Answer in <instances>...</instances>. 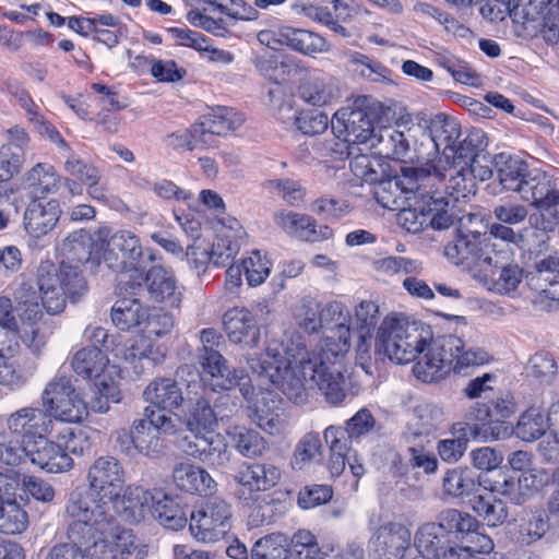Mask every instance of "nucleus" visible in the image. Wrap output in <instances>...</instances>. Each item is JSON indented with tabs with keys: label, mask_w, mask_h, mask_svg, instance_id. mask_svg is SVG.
<instances>
[{
	"label": "nucleus",
	"mask_w": 559,
	"mask_h": 559,
	"mask_svg": "<svg viewBox=\"0 0 559 559\" xmlns=\"http://www.w3.org/2000/svg\"><path fill=\"white\" fill-rule=\"evenodd\" d=\"M448 193L447 200L454 202L469 200L476 193V183L468 175L467 170L462 168L452 175L445 185Z\"/></svg>",
	"instance_id": "13d9d810"
},
{
	"label": "nucleus",
	"mask_w": 559,
	"mask_h": 559,
	"mask_svg": "<svg viewBox=\"0 0 559 559\" xmlns=\"http://www.w3.org/2000/svg\"><path fill=\"white\" fill-rule=\"evenodd\" d=\"M147 318V309L138 299H120L111 308V321L120 330L140 325Z\"/></svg>",
	"instance_id": "a19ab883"
},
{
	"label": "nucleus",
	"mask_w": 559,
	"mask_h": 559,
	"mask_svg": "<svg viewBox=\"0 0 559 559\" xmlns=\"http://www.w3.org/2000/svg\"><path fill=\"white\" fill-rule=\"evenodd\" d=\"M237 450L249 459L262 455L265 450V441L257 430L245 427H235L228 431Z\"/></svg>",
	"instance_id": "603ef678"
},
{
	"label": "nucleus",
	"mask_w": 559,
	"mask_h": 559,
	"mask_svg": "<svg viewBox=\"0 0 559 559\" xmlns=\"http://www.w3.org/2000/svg\"><path fill=\"white\" fill-rule=\"evenodd\" d=\"M117 499H111L119 515L129 523H140L144 521L153 504L155 490H147L140 486L128 485L122 489Z\"/></svg>",
	"instance_id": "a211bd4d"
},
{
	"label": "nucleus",
	"mask_w": 559,
	"mask_h": 559,
	"mask_svg": "<svg viewBox=\"0 0 559 559\" xmlns=\"http://www.w3.org/2000/svg\"><path fill=\"white\" fill-rule=\"evenodd\" d=\"M251 559H289L288 538L282 533H272L259 538L252 549Z\"/></svg>",
	"instance_id": "09e8293b"
},
{
	"label": "nucleus",
	"mask_w": 559,
	"mask_h": 559,
	"mask_svg": "<svg viewBox=\"0 0 559 559\" xmlns=\"http://www.w3.org/2000/svg\"><path fill=\"white\" fill-rule=\"evenodd\" d=\"M472 508L489 526L502 525L508 516L509 511L506 502L497 499L491 493L476 495L472 500Z\"/></svg>",
	"instance_id": "37998d69"
},
{
	"label": "nucleus",
	"mask_w": 559,
	"mask_h": 559,
	"mask_svg": "<svg viewBox=\"0 0 559 559\" xmlns=\"http://www.w3.org/2000/svg\"><path fill=\"white\" fill-rule=\"evenodd\" d=\"M439 174L429 167H402L401 173L388 178L379 177L373 188V197L384 209L397 211L406 205L411 195L425 198V189L433 185Z\"/></svg>",
	"instance_id": "39448f33"
},
{
	"label": "nucleus",
	"mask_w": 559,
	"mask_h": 559,
	"mask_svg": "<svg viewBox=\"0 0 559 559\" xmlns=\"http://www.w3.org/2000/svg\"><path fill=\"white\" fill-rule=\"evenodd\" d=\"M13 425L8 421L7 426ZM8 431L0 432V462L9 466H17L28 459L26 442L22 441L20 433H12L9 427Z\"/></svg>",
	"instance_id": "de8ad7c7"
},
{
	"label": "nucleus",
	"mask_w": 559,
	"mask_h": 559,
	"mask_svg": "<svg viewBox=\"0 0 559 559\" xmlns=\"http://www.w3.org/2000/svg\"><path fill=\"white\" fill-rule=\"evenodd\" d=\"M449 544L450 538L435 522L419 526L414 537V545L425 559H438Z\"/></svg>",
	"instance_id": "c756f323"
},
{
	"label": "nucleus",
	"mask_w": 559,
	"mask_h": 559,
	"mask_svg": "<svg viewBox=\"0 0 559 559\" xmlns=\"http://www.w3.org/2000/svg\"><path fill=\"white\" fill-rule=\"evenodd\" d=\"M320 547L316 536L307 530L297 531L288 544V556L292 559H316Z\"/></svg>",
	"instance_id": "6e6d98bb"
},
{
	"label": "nucleus",
	"mask_w": 559,
	"mask_h": 559,
	"mask_svg": "<svg viewBox=\"0 0 559 559\" xmlns=\"http://www.w3.org/2000/svg\"><path fill=\"white\" fill-rule=\"evenodd\" d=\"M29 141L28 133L21 126L15 124L7 130V142L0 147V155L15 174L24 163L25 150Z\"/></svg>",
	"instance_id": "7c9ffc66"
},
{
	"label": "nucleus",
	"mask_w": 559,
	"mask_h": 559,
	"mask_svg": "<svg viewBox=\"0 0 559 559\" xmlns=\"http://www.w3.org/2000/svg\"><path fill=\"white\" fill-rule=\"evenodd\" d=\"M263 186L271 192H277L282 200L293 207L300 206L306 198V189L298 181L289 178L271 179Z\"/></svg>",
	"instance_id": "5fc2aeb1"
},
{
	"label": "nucleus",
	"mask_w": 559,
	"mask_h": 559,
	"mask_svg": "<svg viewBox=\"0 0 559 559\" xmlns=\"http://www.w3.org/2000/svg\"><path fill=\"white\" fill-rule=\"evenodd\" d=\"M217 421H173V442L177 443L187 454L207 457L214 452L226 454V445L214 433L213 425Z\"/></svg>",
	"instance_id": "9d476101"
},
{
	"label": "nucleus",
	"mask_w": 559,
	"mask_h": 559,
	"mask_svg": "<svg viewBox=\"0 0 559 559\" xmlns=\"http://www.w3.org/2000/svg\"><path fill=\"white\" fill-rule=\"evenodd\" d=\"M202 120L207 130L216 135H226L237 130L245 121L243 115L229 107H217Z\"/></svg>",
	"instance_id": "49530a36"
},
{
	"label": "nucleus",
	"mask_w": 559,
	"mask_h": 559,
	"mask_svg": "<svg viewBox=\"0 0 559 559\" xmlns=\"http://www.w3.org/2000/svg\"><path fill=\"white\" fill-rule=\"evenodd\" d=\"M122 357L140 376L154 367L162 357L150 336L139 334L131 337L123 346Z\"/></svg>",
	"instance_id": "5701e85b"
},
{
	"label": "nucleus",
	"mask_w": 559,
	"mask_h": 559,
	"mask_svg": "<svg viewBox=\"0 0 559 559\" xmlns=\"http://www.w3.org/2000/svg\"><path fill=\"white\" fill-rule=\"evenodd\" d=\"M150 515L166 528L178 531L187 524V514L171 497L155 490Z\"/></svg>",
	"instance_id": "a878e982"
},
{
	"label": "nucleus",
	"mask_w": 559,
	"mask_h": 559,
	"mask_svg": "<svg viewBox=\"0 0 559 559\" xmlns=\"http://www.w3.org/2000/svg\"><path fill=\"white\" fill-rule=\"evenodd\" d=\"M63 170L70 178H75L82 185L98 178L100 173L97 167L79 157L72 150L64 156Z\"/></svg>",
	"instance_id": "0e129e2a"
},
{
	"label": "nucleus",
	"mask_w": 559,
	"mask_h": 559,
	"mask_svg": "<svg viewBox=\"0 0 559 559\" xmlns=\"http://www.w3.org/2000/svg\"><path fill=\"white\" fill-rule=\"evenodd\" d=\"M371 146L378 154L391 159H402L409 152V141L404 132L393 128H380L372 136Z\"/></svg>",
	"instance_id": "cd10ccee"
},
{
	"label": "nucleus",
	"mask_w": 559,
	"mask_h": 559,
	"mask_svg": "<svg viewBox=\"0 0 559 559\" xmlns=\"http://www.w3.org/2000/svg\"><path fill=\"white\" fill-rule=\"evenodd\" d=\"M60 181L61 177L57 174L55 167L47 163H37L25 174L23 179L25 188L39 194L55 193L60 186Z\"/></svg>",
	"instance_id": "e433bc0d"
},
{
	"label": "nucleus",
	"mask_w": 559,
	"mask_h": 559,
	"mask_svg": "<svg viewBox=\"0 0 559 559\" xmlns=\"http://www.w3.org/2000/svg\"><path fill=\"white\" fill-rule=\"evenodd\" d=\"M171 428L173 421H138L132 427L134 449L145 455H157Z\"/></svg>",
	"instance_id": "4be33fe9"
},
{
	"label": "nucleus",
	"mask_w": 559,
	"mask_h": 559,
	"mask_svg": "<svg viewBox=\"0 0 559 559\" xmlns=\"http://www.w3.org/2000/svg\"><path fill=\"white\" fill-rule=\"evenodd\" d=\"M495 246L496 243L489 237L477 240L457 235L454 241L445 245L444 255L455 265L469 271L475 277L484 264L483 259L492 253Z\"/></svg>",
	"instance_id": "2eb2a0df"
},
{
	"label": "nucleus",
	"mask_w": 559,
	"mask_h": 559,
	"mask_svg": "<svg viewBox=\"0 0 559 559\" xmlns=\"http://www.w3.org/2000/svg\"><path fill=\"white\" fill-rule=\"evenodd\" d=\"M345 431L338 429H325L324 439L330 448V456L326 468L332 477H338L345 471L349 444L344 441Z\"/></svg>",
	"instance_id": "79ce46f5"
},
{
	"label": "nucleus",
	"mask_w": 559,
	"mask_h": 559,
	"mask_svg": "<svg viewBox=\"0 0 559 559\" xmlns=\"http://www.w3.org/2000/svg\"><path fill=\"white\" fill-rule=\"evenodd\" d=\"M144 419H170L174 412L183 403V396L177 382L170 378H157L143 391Z\"/></svg>",
	"instance_id": "ddd939ff"
},
{
	"label": "nucleus",
	"mask_w": 559,
	"mask_h": 559,
	"mask_svg": "<svg viewBox=\"0 0 559 559\" xmlns=\"http://www.w3.org/2000/svg\"><path fill=\"white\" fill-rule=\"evenodd\" d=\"M61 215L59 201H33L24 214L25 230L35 238H40L51 231Z\"/></svg>",
	"instance_id": "412c9836"
},
{
	"label": "nucleus",
	"mask_w": 559,
	"mask_h": 559,
	"mask_svg": "<svg viewBox=\"0 0 559 559\" xmlns=\"http://www.w3.org/2000/svg\"><path fill=\"white\" fill-rule=\"evenodd\" d=\"M350 314L347 308L333 301L321 308L324 338L308 350L301 336L289 340L284 354L269 347L266 354L249 361L257 374L258 388L271 383L295 403L307 399V391L319 389L328 403L338 405L346 396L344 377L338 360L350 348Z\"/></svg>",
	"instance_id": "f257e3e1"
},
{
	"label": "nucleus",
	"mask_w": 559,
	"mask_h": 559,
	"mask_svg": "<svg viewBox=\"0 0 559 559\" xmlns=\"http://www.w3.org/2000/svg\"><path fill=\"white\" fill-rule=\"evenodd\" d=\"M86 480L90 509L100 507V510L109 513L107 501L117 499L123 489L126 472L121 463L114 456L106 455L96 459L90 466Z\"/></svg>",
	"instance_id": "6e6552de"
},
{
	"label": "nucleus",
	"mask_w": 559,
	"mask_h": 559,
	"mask_svg": "<svg viewBox=\"0 0 559 559\" xmlns=\"http://www.w3.org/2000/svg\"><path fill=\"white\" fill-rule=\"evenodd\" d=\"M96 253L115 272H138L141 269L143 250L139 238L127 230H119L109 236L107 228L96 231Z\"/></svg>",
	"instance_id": "0eeeda50"
},
{
	"label": "nucleus",
	"mask_w": 559,
	"mask_h": 559,
	"mask_svg": "<svg viewBox=\"0 0 559 559\" xmlns=\"http://www.w3.org/2000/svg\"><path fill=\"white\" fill-rule=\"evenodd\" d=\"M44 414L51 419H84L91 415L87 404L75 394L70 376L53 378L41 395Z\"/></svg>",
	"instance_id": "1a4fd4ad"
},
{
	"label": "nucleus",
	"mask_w": 559,
	"mask_h": 559,
	"mask_svg": "<svg viewBox=\"0 0 559 559\" xmlns=\"http://www.w3.org/2000/svg\"><path fill=\"white\" fill-rule=\"evenodd\" d=\"M483 266L475 278L488 290L499 295L513 293L522 282L523 272L510 263V251L507 248L492 249V253L483 259Z\"/></svg>",
	"instance_id": "f8f14e48"
},
{
	"label": "nucleus",
	"mask_w": 559,
	"mask_h": 559,
	"mask_svg": "<svg viewBox=\"0 0 559 559\" xmlns=\"http://www.w3.org/2000/svg\"><path fill=\"white\" fill-rule=\"evenodd\" d=\"M145 284L153 301L165 304L171 308L180 307L182 288L177 285L171 271L160 265H154L146 273Z\"/></svg>",
	"instance_id": "aec40b11"
},
{
	"label": "nucleus",
	"mask_w": 559,
	"mask_h": 559,
	"mask_svg": "<svg viewBox=\"0 0 559 559\" xmlns=\"http://www.w3.org/2000/svg\"><path fill=\"white\" fill-rule=\"evenodd\" d=\"M331 128L337 138L346 142L366 143L377 132L370 115L361 109H342L331 119Z\"/></svg>",
	"instance_id": "f3484780"
},
{
	"label": "nucleus",
	"mask_w": 559,
	"mask_h": 559,
	"mask_svg": "<svg viewBox=\"0 0 559 559\" xmlns=\"http://www.w3.org/2000/svg\"><path fill=\"white\" fill-rule=\"evenodd\" d=\"M355 317L359 337L365 342L367 337H371V332L379 321V307L374 301L364 300L356 308Z\"/></svg>",
	"instance_id": "338daca9"
},
{
	"label": "nucleus",
	"mask_w": 559,
	"mask_h": 559,
	"mask_svg": "<svg viewBox=\"0 0 559 559\" xmlns=\"http://www.w3.org/2000/svg\"><path fill=\"white\" fill-rule=\"evenodd\" d=\"M231 516V506L226 500L215 497L191 512L189 528L198 542L216 543L229 532Z\"/></svg>",
	"instance_id": "9b49d317"
},
{
	"label": "nucleus",
	"mask_w": 559,
	"mask_h": 559,
	"mask_svg": "<svg viewBox=\"0 0 559 559\" xmlns=\"http://www.w3.org/2000/svg\"><path fill=\"white\" fill-rule=\"evenodd\" d=\"M109 358L97 346H88L79 349L72 357L73 371L87 380H92L107 365Z\"/></svg>",
	"instance_id": "58836bf2"
},
{
	"label": "nucleus",
	"mask_w": 559,
	"mask_h": 559,
	"mask_svg": "<svg viewBox=\"0 0 559 559\" xmlns=\"http://www.w3.org/2000/svg\"><path fill=\"white\" fill-rule=\"evenodd\" d=\"M526 5L525 0H487L480 7V14L490 22L503 21L507 15L516 19L519 9Z\"/></svg>",
	"instance_id": "052dcab7"
},
{
	"label": "nucleus",
	"mask_w": 559,
	"mask_h": 559,
	"mask_svg": "<svg viewBox=\"0 0 559 559\" xmlns=\"http://www.w3.org/2000/svg\"><path fill=\"white\" fill-rule=\"evenodd\" d=\"M228 340L242 347H254L260 340V328L253 314L245 308H231L224 314Z\"/></svg>",
	"instance_id": "6ab92c4d"
},
{
	"label": "nucleus",
	"mask_w": 559,
	"mask_h": 559,
	"mask_svg": "<svg viewBox=\"0 0 559 559\" xmlns=\"http://www.w3.org/2000/svg\"><path fill=\"white\" fill-rule=\"evenodd\" d=\"M9 428L11 432L20 433L22 441L26 442V450L29 461L49 473L67 472L73 466L72 457L66 450L45 438L48 427L38 426L29 421H13Z\"/></svg>",
	"instance_id": "423d86ee"
},
{
	"label": "nucleus",
	"mask_w": 559,
	"mask_h": 559,
	"mask_svg": "<svg viewBox=\"0 0 559 559\" xmlns=\"http://www.w3.org/2000/svg\"><path fill=\"white\" fill-rule=\"evenodd\" d=\"M534 487H536V475L533 472L523 473L519 477L502 474L490 484V491L520 506L526 501Z\"/></svg>",
	"instance_id": "393cba45"
},
{
	"label": "nucleus",
	"mask_w": 559,
	"mask_h": 559,
	"mask_svg": "<svg viewBox=\"0 0 559 559\" xmlns=\"http://www.w3.org/2000/svg\"><path fill=\"white\" fill-rule=\"evenodd\" d=\"M111 532L110 549H114V554L119 558L144 559L147 556V546L132 531L119 527L115 520Z\"/></svg>",
	"instance_id": "2f4dec72"
},
{
	"label": "nucleus",
	"mask_w": 559,
	"mask_h": 559,
	"mask_svg": "<svg viewBox=\"0 0 559 559\" xmlns=\"http://www.w3.org/2000/svg\"><path fill=\"white\" fill-rule=\"evenodd\" d=\"M492 163L499 183L506 190L511 191L513 188L518 187L522 177L527 175L526 162L507 153L497 154Z\"/></svg>",
	"instance_id": "4c0bfd02"
},
{
	"label": "nucleus",
	"mask_w": 559,
	"mask_h": 559,
	"mask_svg": "<svg viewBox=\"0 0 559 559\" xmlns=\"http://www.w3.org/2000/svg\"><path fill=\"white\" fill-rule=\"evenodd\" d=\"M347 57L352 71L355 74L373 82L379 81L381 78H385L386 69L366 55L350 52Z\"/></svg>",
	"instance_id": "69168bd1"
},
{
	"label": "nucleus",
	"mask_w": 559,
	"mask_h": 559,
	"mask_svg": "<svg viewBox=\"0 0 559 559\" xmlns=\"http://www.w3.org/2000/svg\"><path fill=\"white\" fill-rule=\"evenodd\" d=\"M378 539L384 545L388 559H397L408 549L412 535L404 525L390 524L380 531Z\"/></svg>",
	"instance_id": "a18cd8bd"
},
{
	"label": "nucleus",
	"mask_w": 559,
	"mask_h": 559,
	"mask_svg": "<svg viewBox=\"0 0 559 559\" xmlns=\"http://www.w3.org/2000/svg\"><path fill=\"white\" fill-rule=\"evenodd\" d=\"M530 226L543 233H552L559 225V202L536 206V212L528 215Z\"/></svg>",
	"instance_id": "e2e57ef3"
},
{
	"label": "nucleus",
	"mask_w": 559,
	"mask_h": 559,
	"mask_svg": "<svg viewBox=\"0 0 559 559\" xmlns=\"http://www.w3.org/2000/svg\"><path fill=\"white\" fill-rule=\"evenodd\" d=\"M63 519L66 538L73 542V559H107L114 515L100 510L90 509L87 491L75 487L68 495Z\"/></svg>",
	"instance_id": "20e7f679"
},
{
	"label": "nucleus",
	"mask_w": 559,
	"mask_h": 559,
	"mask_svg": "<svg viewBox=\"0 0 559 559\" xmlns=\"http://www.w3.org/2000/svg\"><path fill=\"white\" fill-rule=\"evenodd\" d=\"M173 481L176 487L189 493H211L216 483L202 467L190 462L180 461L174 465Z\"/></svg>",
	"instance_id": "b1692460"
},
{
	"label": "nucleus",
	"mask_w": 559,
	"mask_h": 559,
	"mask_svg": "<svg viewBox=\"0 0 559 559\" xmlns=\"http://www.w3.org/2000/svg\"><path fill=\"white\" fill-rule=\"evenodd\" d=\"M474 419L509 418L516 412V404L513 396L507 395L489 403H476L474 407Z\"/></svg>",
	"instance_id": "4d7b16f0"
},
{
	"label": "nucleus",
	"mask_w": 559,
	"mask_h": 559,
	"mask_svg": "<svg viewBox=\"0 0 559 559\" xmlns=\"http://www.w3.org/2000/svg\"><path fill=\"white\" fill-rule=\"evenodd\" d=\"M532 281L535 288L546 298L559 300V257H548L538 261Z\"/></svg>",
	"instance_id": "473e14b6"
},
{
	"label": "nucleus",
	"mask_w": 559,
	"mask_h": 559,
	"mask_svg": "<svg viewBox=\"0 0 559 559\" xmlns=\"http://www.w3.org/2000/svg\"><path fill=\"white\" fill-rule=\"evenodd\" d=\"M92 381H94V384L97 389V392L99 395L111 399V401L118 402L120 390H119V381H120V373L119 369L116 365L110 364V360H107V365L98 372L97 376H95Z\"/></svg>",
	"instance_id": "bf43d9fd"
},
{
	"label": "nucleus",
	"mask_w": 559,
	"mask_h": 559,
	"mask_svg": "<svg viewBox=\"0 0 559 559\" xmlns=\"http://www.w3.org/2000/svg\"><path fill=\"white\" fill-rule=\"evenodd\" d=\"M186 255L189 264L191 265L192 269L195 270L198 275L206 271L207 265L213 257L217 255V259L214 260L215 264L224 265V261H219L223 253L212 251L211 243L203 238H197L192 245H189L187 247Z\"/></svg>",
	"instance_id": "864d4df0"
},
{
	"label": "nucleus",
	"mask_w": 559,
	"mask_h": 559,
	"mask_svg": "<svg viewBox=\"0 0 559 559\" xmlns=\"http://www.w3.org/2000/svg\"><path fill=\"white\" fill-rule=\"evenodd\" d=\"M95 243L96 234L91 236L85 229L75 230L60 246L62 260L59 265L50 261H43L38 265L36 282L48 313L62 312L68 298L74 301L87 292L81 266L87 262L99 264Z\"/></svg>",
	"instance_id": "7ed1b4c3"
},
{
	"label": "nucleus",
	"mask_w": 559,
	"mask_h": 559,
	"mask_svg": "<svg viewBox=\"0 0 559 559\" xmlns=\"http://www.w3.org/2000/svg\"><path fill=\"white\" fill-rule=\"evenodd\" d=\"M27 513L14 497L0 502V532L10 535L20 534L27 528Z\"/></svg>",
	"instance_id": "8fccbe9b"
},
{
	"label": "nucleus",
	"mask_w": 559,
	"mask_h": 559,
	"mask_svg": "<svg viewBox=\"0 0 559 559\" xmlns=\"http://www.w3.org/2000/svg\"><path fill=\"white\" fill-rule=\"evenodd\" d=\"M273 222L286 235L302 241L318 242L333 236L329 226L318 225L313 217L304 213L282 209L274 213Z\"/></svg>",
	"instance_id": "dca6fc26"
},
{
	"label": "nucleus",
	"mask_w": 559,
	"mask_h": 559,
	"mask_svg": "<svg viewBox=\"0 0 559 559\" xmlns=\"http://www.w3.org/2000/svg\"><path fill=\"white\" fill-rule=\"evenodd\" d=\"M297 324L308 333L321 329V307L312 300H302L294 312Z\"/></svg>",
	"instance_id": "774afa93"
},
{
	"label": "nucleus",
	"mask_w": 559,
	"mask_h": 559,
	"mask_svg": "<svg viewBox=\"0 0 559 559\" xmlns=\"http://www.w3.org/2000/svg\"><path fill=\"white\" fill-rule=\"evenodd\" d=\"M429 133L438 151L448 154L453 148L461 134L460 124L444 114H437L430 119Z\"/></svg>",
	"instance_id": "f704fd0d"
},
{
	"label": "nucleus",
	"mask_w": 559,
	"mask_h": 559,
	"mask_svg": "<svg viewBox=\"0 0 559 559\" xmlns=\"http://www.w3.org/2000/svg\"><path fill=\"white\" fill-rule=\"evenodd\" d=\"M435 522L436 526H440L443 534L450 537L453 532L473 533L478 527V521L468 513H463L456 509L442 510Z\"/></svg>",
	"instance_id": "3c124183"
},
{
	"label": "nucleus",
	"mask_w": 559,
	"mask_h": 559,
	"mask_svg": "<svg viewBox=\"0 0 559 559\" xmlns=\"http://www.w3.org/2000/svg\"><path fill=\"white\" fill-rule=\"evenodd\" d=\"M463 336L452 334L433 340L429 328L419 322L386 317L378 330L376 347L400 365L420 355L413 367L414 376L430 383L444 379L452 370L460 373L490 362L488 352L468 346Z\"/></svg>",
	"instance_id": "f03ea898"
},
{
	"label": "nucleus",
	"mask_w": 559,
	"mask_h": 559,
	"mask_svg": "<svg viewBox=\"0 0 559 559\" xmlns=\"http://www.w3.org/2000/svg\"><path fill=\"white\" fill-rule=\"evenodd\" d=\"M423 203L427 205L428 225L433 229H448L457 223V216L449 212L450 204L440 192H431L425 189V198L419 197Z\"/></svg>",
	"instance_id": "72a5a7b5"
},
{
	"label": "nucleus",
	"mask_w": 559,
	"mask_h": 559,
	"mask_svg": "<svg viewBox=\"0 0 559 559\" xmlns=\"http://www.w3.org/2000/svg\"><path fill=\"white\" fill-rule=\"evenodd\" d=\"M479 483L477 475L468 467H455L449 469L442 479V487L445 495L461 498L474 492Z\"/></svg>",
	"instance_id": "ea45409f"
},
{
	"label": "nucleus",
	"mask_w": 559,
	"mask_h": 559,
	"mask_svg": "<svg viewBox=\"0 0 559 559\" xmlns=\"http://www.w3.org/2000/svg\"><path fill=\"white\" fill-rule=\"evenodd\" d=\"M69 423L71 425L62 428L58 433V439L64 443L66 452L69 451L76 455L88 452L99 438L98 431L83 425V421Z\"/></svg>",
	"instance_id": "c85d7f7f"
},
{
	"label": "nucleus",
	"mask_w": 559,
	"mask_h": 559,
	"mask_svg": "<svg viewBox=\"0 0 559 559\" xmlns=\"http://www.w3.org/2000/svg\"><path fill=\"white\" fill-rule=\"evenodd\" d=\"M235 480L237 483L236 497L246 504L255 501L261 490L252 464L239 469L235 475Z\"/></svg>",
	"instance_id": "680f3d73"
},
{
	"label": "nucleus",
	"mask_w": 559,
	"mask_h": 559,
	"mask_svg": "<svg viewBox=\"0 0 559 559\" xmlns=\"http://www.w3.org/2000/svg\"><path fill=\"white\" fill-rule=\"evenodd\" d=\"M200 362L210 374L213 388L230 390L239 386L243 397L251 400L254 394L252 379L242 369L230 371L227 361L219 352H205L200 354Z\"/></svg>",
	"instance_id": "4468645a"
},
{
	"label": "nucleus",
	"mask_w": 559,
	"mask_h": 559,
	"mask_svg": "<svg viewBox=\"0 0 559 559\" xmlns=\"http://www.w3.org/2000/svg\"><path fill=\"white\" fill-rule=\"evenodd\" d=\"M38 290H40L38 288ZM15 301V309L19 316L26 321H37L41 318V306L46 309L43 300L41 292H37L34 286L27 282L22 281L13 293Z\"/></svg>",
	"instance_id": "c9c22d12"
},
{
	"label": "nucleus",
	"mask_w": 559,
	"mask_h": 559,
	"mask_svg": "<svg viewBox=\"0 0 559 559\" xmlns=\"http://www.w3.org/2000/svg\"><path fill=\"white\" fill-rule=\"evenodd\" d=\"M299 97L313 106H325L337 99L340 90L332 79L310 76L298 87Z\"/></svg>",
	"instance_id": "bb28decb"
},
{
	"label": "nucleus",
	"mask_w": 559,
	"mask_h": 559,
	"mask_svg": "<svg viewBox=\"0 0 559 559\" xmlns=\"http://www.w3.org/2000/svg\"><path fill=\"white\" fill-rule=\"evenodd\" d=\"M287 33V47L295 51L306 56H314L330 50V44L317 33L292 27L288 28Z\"/></svg>",
	"instance_id": "c03bdc74"
}]
</instances>
